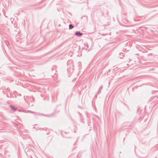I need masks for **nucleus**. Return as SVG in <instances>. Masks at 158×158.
I'll return each instance as SVG.
<instances>
[{
  "instance_id": "f257e3e1",
  "label": "nucleus",
  "mask_w": 158,
  "mask_h": 158,
  "mask_svg": "<svg viewBox=\"0 0 158 158\" xmlns=\"http://www.w3.org/2000/svg\"><path fill=\"white\" fill-rule=\"evenodd\" d=\"M76 35L78 36H81L82 35V34L79 32H76Z\"/></svg>"
},
{
  "instance_id": "f03ea898",
  "label": "nucleus",
  "mask_w": 158,
  "mask_h": 158,
  "mask_svg": "<svg viewBox=\"0 0 158 158\" xmlns=\"http://www.w3.org/2000/svg\"><path fill=\"white\" fill-rule=\"evenodd\" d=\"M73 26L71 24L69 25V28L70 29L73 28Z\"/></svg>"
},
{
  "instance_id": "7ed1b4c3",
  "label": "nucleus",
  "mask_w": 158,
  "mask_h": 158,
  "mask_svg": "<svg viewBox=\"0 0 158 158\" xmlns=\"http://www.w3.org/2000/svg\"><path fill=\"white\" fill-rule=\"evenodd\" d=\"M11 108L12 109H13L14 110H16V109H15V108L14 107H12V106H11Z\"/></svg>"
}]
</instances>
